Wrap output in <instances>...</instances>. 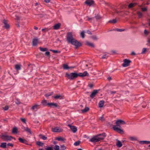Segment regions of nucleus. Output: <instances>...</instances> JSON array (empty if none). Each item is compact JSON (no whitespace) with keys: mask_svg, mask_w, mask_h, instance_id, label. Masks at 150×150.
I'll return each mask as SVG.
<instances>
[{"mask_svg":"<svg viewBox=\"0 0 150 150\" xmlns=\"http://www.w3.org/2000/svg\"><path fill=\"white\" fill-rule=\"evenodd\" d=\"M67 40L69 43H70L76 47H79L81 45V43L73 38L72 34L71 32H69L67 33Z\"/></svg>","mask_w":150,"mask_h":150,"instance_id":"f257e3e1","label":"nucleus"},{"mask_svg":"<svg viewBox=\"0 0 150 150\" xmlns=\"http://www.w3.org/2000/svg\"><path fill=\"white\" fill-rule=\"evenodd\" d=\"M105 137V133L99 134L93 137L89 140V141L93 143L97 142L103 140Z\"/></svg>","mask_w":150,"mask_h":150,"instance_id":"f03ea898","label":"nucleus"},{"mask_svg":"<svg viewBox=\"0 0 150 150\" xmlns=\"http://www.w3.org/2000/svg\"><path fill=\"white\" fill-rule=\"evenodd\" d=\"M1 138L4 141H11L12 139L15 140V138L11 136H9L6 134H2L0 136Z\"/></svg>","mask_w":150,"mask_h":150,"instance_id":"7ed1b4c3","label":"nucleus"},{"mask_svg":"<svg viewBox=\"0 0 150 150\" xmlns=\"http://www.w3.org/2000/svg\"><path fill=\"white\" fill-rule=\"evenodd\" d=\"M65 75L69 79L71 80H72L78 76V73L75 72L71 73L70 74L66 73Z\"/></svg>","mask_w":150,"mask_h":150,"instance_id":"20e7f679","label":"nucleus"},{"mask_svg":"<svg viewBox=\"0 0 150 150\" xmlns=\"http://www.w3.org/2000/svg\"><path fill=\"white\" fill-rule=\"evenodd\" d=\"M120 126L117 125H115L113 126V128L114 130L118 133L120 134H122L123 133V130L120 129Z\"/></svg>","mask_w":150,"mask_h":150,"instance_id":"39448f33","label":"nucleus"},{"mask_svg":"<svg viewBox=\"0 0 150 150\" xmlns=\"http://www.w3.org/2000/svg\"><path fill=\"white\" fill-rule=\"evenodd\" d=\"M123 63L122 64V66L124 67H126L129 65L131 61L130 60L125 59L123 61Z\"/></svg>","mask_w":150,"mask_h":150,"instance_id":"423d86ee","label":"nucleus"},{"mask_svg":"<svg viewBox=\"0 0 150 150\" xmlns=\"http://www.w3.org/2000/svg\"><path fill=\"white\" fill-rule=\"evenodd\" d=\"M52 131L53 132H61L63 129L59 127H56L52 129Z\"/></svg>","mask_w":150,"mask_h":150,"instance_id":"0eeeda50","label":"nucleus"},{"mask_svg":"<svg viewBox=\"0 0 150 150\" xmlns=\"http://www.w3.org/2000/svg\"><path fill=\"white\" fill-rule=\"evenodd\" d=\"M67 126L70 128L71 130L74 133H75L77 132V129L75 126H71L70 124L68 125Z\"/></svg>","mask_w":150,"mask_h":150,"instance_id":"6e6552de","label":"nucleus"},{"mask_svg":"<svg viewBox=\"0 0 150 150\" xmlns=\"http://www.w3.org/2000/svg\"><path fill=\"white\" fill-rule=\"evenodd\" d=\"M115 124L117 125L120 126V125L125 124V122L122 120H118L116 121Z\"/></svg>","mask_w":150,"mask_h":150,"instance_id":"1a4fd4ad","label":"nucleus"},{"mask_svg":"<svg viewBox=\"0 0 150 150\" xmlns=\"http://www.w3.org/2000/svg\"><path fill=\"white\" fill-rule=\"evenodd\" d=\"M85 3L87 5L91 6L94 4V2L92 0H87L85 1Z\"/></svg>","mask_w":150,"mask_h":150,"instance_id":"9d476101","label":"nucleus"},{"mask_svg":"<svg viewBox=\"0 0 150 150\" xmlns=\"http://www.w3.org/2000/svg\"><path fill=\"white\" fill-rule=\"evenodd\" d=\"M78 76L80 77H84L86 76H88L89 75L88 74L87 71H85L83 73H78Z\"/></svg>","mask_w":150,"mask_h":150,"instance_id":"9b49d317","label":"nucleus"},{"mask_svg":"<svg viewBox=\"0 0 150 150\" xmlns=\"http://www.w3.org/2000/svg\"><path fill=\"white\" fill-rule=\"evenodd\" d=\"M98 91L97 90H94L91 93L90 95V97L91 98H93L95 97L96 94L98 93Z\"/></svg>","mask_w":150,"mask_h":150,"instance_id":"f8f14e48","label":"nucleus"},{"mask_svg":"<svg viewBox=\"0 0 150 150\" xmlns=\"http://www.w3.org/2000/svg\"><path fill=\"white\" fill-rule=\"evenodd\" d=\"M39 108V105L36 104L32 106V107L31 108V109L32 110L36 111Z\"/></svg>","mask_w":150,"mask_h":150,"instance_id":"ddd939ff","label":"nucleus"},{"mask_svg":"<svg viewBox=\"0 0 150 150\" xmlns=\"http://www.w3.org/2000/svg\"><path fill=\"white\" fill-rule=\"evenodd\" d=\"M47 105L51 108H55L57 107V103H48Z\"/></svg>","mask_w":150,"mask_h":150,"instance_id":"4468645a","label":"nucleus"},{"mask_svg":"<svg viewBox=\"0 0 150 150\" xmlns=\"http://www.w3.org/2000/svg\"><path fill=\"white\" fill-rule=\"evenodd\" d=\"M129 140L132 141H135L138 140L137 137L136 136H130L129 138Z\"/></svg>","mask_w":150,"mask_h":150,"instance_id":"2eb2a0df","label":"nucleus"},{"mask_svg":"<svg viewBox=\"0 0 150 150\" xmlns=\"http://www.w3.org/2000/svg\"><path fill=\"white\" fill-rule=\"evenodd\" d=\"M3 23L4 25V27L6 29H8L9 28L10 26L8 24H7V22L6 20H4Z\"/></svg>","mask_w":150,"mask_h":150,"instance_id":"dca6fc26","label":"nucleus"},{"mask_svg":"<svg viewBox=\"0 0 150 150\" xmlns=\"http://www.w3.org/2000/svg\"><path fill=\"white\" fill-rule=\"evenodd\" d=\"M38 39L37 38H34L33 41V46L36 45L38 43Z\"/></svg>","mask_w":150,"mask_h":150,"instance_id":"f3484780","label":"nucleus"},{"mask_svg":"<svg viewBox=\"0 0 150 150\" xmlns=\"http://www.w3.org/2000/svg\"><path fill=\"white\" fill-rule=\"evenodd\" d=\"M139 142L141 144H150V141H139Z\"/></svg>","mask_w":150,"mask_h":150,"instance_id":"a211bd4d","label":"nucleus"},{"mask_svg":"<svg viewBox=\"0 0 150 150\" xmlns=\"http://www.w3.org/2000/svg\"><path fill=\"white\" fill-rule=\"evenodd\" d=\"M61 26V24L58 23L55 24L53 26L54 29L55 30H57Z\"/></svg>","mask_w":150,"mask_h":150,"instance_id":"6ab92c4d","label":"nucleus"},{"mask_svg":"<svg viewBox=\"0 0 150 150\" xmlns=\"http://www.w3.org/2000/svg\"><path fill=\"white\" fill-rule=\"evenodd\" d=\"M54 98L55 99H62L63 98V96L60 95H58L54 96Z\"/></svg>","mask_w":150,"mask_h":150,"instance_id":"aec40b11","label":"nucleus"},{"mask_svg":"<svg viewBox=\"0 0 150 150\" xmlns=\"http://www.w3.org/2000/svg\"><path fill=\"white\" fill-rule=\"evenodd\" d=\"M104 101L103 100L100 101L98 104L99 107L100 108H102L104 104Z\"/></svg>","mask_w":150,"mask_h":150,"instance_id":"412c9836","label":"nucleus"},{"mask_svg":"<svg viewBox=\"0 0 150 150\" xmlns=\"http://www.w3.org/2000/svg\"><path fill=\"white\" fill-rule=\"evenodd\" d=\"M86 45H88L89 46L94 47V45L91 43L88 42H86Z\"/></svg>","mask_w":150,"mask_h":150,"instance_id":"4be33fe9","label":"nucleus"},{"mask_svg":"<svg viewBox=\"0 0 150 150\" xmlns=\"http://www.w3.org/2000/svg\"><path fill=\"white\" fill-rule=\"evenodd\" d=\"M41 104L44 106H46L47 105L48 103H47V100H43L41 102Z\"/></svg>","mask_w":150,"mask_h":150,"instance_id":"5701e85b","label":"nucleus"},{"mask_svg":"<svg viewBox=\"0 0 150 150\" xmlns=\"http://www.w3.org/2000/svg\"><path fill=\"white\" fill-rule=\"evenodd\" d=\"M63 68L64 69H68L71 68H73L74 67H68V66L67 64H64L63 65Z\"/></svg>","mask_w":150,"mask_h":150,"instance_id":"b1692460","label":"nucleus"},{"mask_svg":"<svg viewBox=\"0 0 150 150\" xmlns=\"http://www.w3.org/2000/svg\"><path fill=\"white\" fill-rule=\"evenodd\" d=\"M15 68L17 71L20 70L21 69V65L18 64L16 65L15 66Z\"/></svg>","mask_w":150,"mask_h":150,"instance_id":"393cba45","label":"nucleus"},{"mask_svg":"<svg viewBox=\"0 0 150 150\" xmlns=\"http://www.w3.org/2000/svg\"><path fill=\"white\" fill-rule=\"evenodd\" d=\"M6 143H1L0 145V147L2 148H6Z\"/></svg>","mask_w":150,"mask_h":150,"instance_id":"a878e982","label":"nucleus"},{"mask_svg":"<svg viewBox=\"0 0 150 150\" xmlns=\"http://www.w3.org/2000/svg\"><path fill=\"white\" fill-rule=\"evenodd\" d=\"M24 129L25 131L29 133L30 134H31L30 129L28 128L27 127H24Z\"/></svg>","mask_w":150,"mask_h":150,"instance_id":"bb28decb","label":"nucleus"},{"mask_svg":"<svg viewBox=\"0 0 150 150\" xmlns=\"http://www.w3.org/2000/svg\"><path fill=\"white\" fill-rule=\"evenodd\" d=\"M17 129L16 127H15L13 129L12 132L13 133L16 134L17 133Z\"/></svg>","mask_w":150,"mask_h":150,"instance_id":"cd10ccee","label":"nucleus"},{"mask_svg":"<svg viewBox=\"0 0 150 150\" xmlns=\"http://www.w3.org/2000/svg\"><path fill=\"white\" fill-rule=\"evenodd\" d=\"M89 110V108L88 107H86L84 109L81 110V111L83 113L87 112Z\"/></svg>","mask_w":150,"mask_h":150,"instance_id":"c85d7f7f","label":"nucleus"},{"mask_svg":"<svg viewBox=\"0 0 150 150\" xmlns=\"http://www.w3.org/2000/svg\"><path fill=\"white\" fill-rule=\"evenodd\" d=\"M116 145L118 147H120L122 146V144L120 141H118L116 144Z\"/></svg>","mask_w":150,"mask_h":150,"instance_id":"c756f323","label":"nucleus"},{"mask_svg":"<svg viewBox=\"0 0 150 150\" xmlns=\"http://www.w3.org/2000/svg\"><path fill=\"white\" fill-rule=\"evenodd\" d=\"M56 139L59 141H64V139L61 137H58Z\"/></svg>","mask_w":150,"mask_h":150,"instance_id":"7c9ffc66","label":"nucleus"},{"mask_svg":"<svg viewBox=\"0 0 150 150\" xmlns=\"http://www.w3.org/2000/svg\"><path fill=\"white\" fill-rule=\"evenodd\" d=\"M136 4V3H131L129 4L128 7L129 8H131L133 6H134Z\"/></svg>","mask_w":150,"mask_h":150,"instance_id":"2f4dec72","label":"nucleus"},{"mask_svg":"<svg viewBox=\"0 0 150 150\" xmlns=\"http://www.w3.org/2000/svg\"><path fill=\"white\" fill-rule=\"evenodd\" d=\"M39 137L40 138L44 140H45L47 138L46 137L44 136H42V135L41 134H40L39 135Z\"/></svg>","mask_w":150,"mask_h":150,"instance_id":"473e14b6","label":"nucleus"},{"mask_svg":"<svg viewBox=\"0 0 150 150\" xmlns=\"http://www.w3.org/2000/svg\"><path fill=\"white\" fill-rule=\"evenodd\" d=\"M54 150H59V146L57 145H55L54 147Z\"/></svg>","mask_w":150,"mask_h":150,"instance_id":"72a5a7b5","label":"nucleus"},{"mask_svg":"<svg viewBox=\"0 0 150 150\" xmlns=\"http://www.w3.org/2000/svg\"><path fill=\"white\" fill-rule=\"evenodd\" d=\"M53 148L52 146L47 147L45 148L46 150H53Z\"/></svg>","mask_w":150,"mask_h":150,"instance_id":"f704fd0d","label":"nucleus"},{"mask_svg":"<svg viewBox=\"0 0 150 150\" xmlns=\"http://www.w3.org/2000/svg\"><path fill=\"white\" fill-rule=\"evenodd\" d=\"M40 49L41 51L42 52L45 51L47 50V48H43L41 47H40Z\"/></svg>","mask_w":150,"mask_h":150,"instance_id":"c9c22d12","label":"nucleus"},{"mask_svg":"<svg viewBox=\"0 0 150 150\" xmlns=\"http://www.w3.org/2000/svg\"><path fill=\"white\" fill-rule=\"evenodd\" d=\"M61 149L62 150H64L66 149L67 147L64 145H62L60 146Z\"/></svg>","mask_w":150,"mask_h":150,"instance_id":"e433bc0d","label":"nucleus"},{"mask_svg":"<svg viewBox=\"0 0 150 150\" xmlns=\"http://www.w3.org/2000/svg\"><path fill=\"white\" fill-rule=\"evenodd\" d=\"M36 144H37V145H38L40 146H42L43 144L41 142H37Z\"/></svg>","mask_w":150,"mask_h":150,"instance_id":"4c0bfd02","label":"nucleus"},{"mask_svg":"<svg viewBox=\"0 0 150 150\" xmlns=\"http://www.w3.org/2000/svg\"><path fill=\"white\" fill-rule=\"evenodd\" d=\"M80 143V141H77L76 142L74 143V145L75 146H77Z\"/></svg>","mask_w":150,"mask_h":150,"instance_id":"58836bf2","label":"nucleus"},{"mask_svg":"<svg viewBox=\"0 0 150 150\" xmlns=\"http://www.w3.org/2000/svg\"><path fill=\"white\" fill-rule=\"evenodd\" d=\"M137 13L139 18H140L142 17V14L141 12H138Z\"/></svg>","mask_w":150,"mask_h":150,"instance_id":"ea45409f","label":"nucleus"},{"mask_svg":"<svg viewBox=\"0 0 150 150\" xmlns=\"http://www.w3.org/2000/svg\"><path fill=\"white\" fill-rule=\"evenodd\" d=\"M108 56L107 54H105L103 55L102 57L101 58L103 59H104L107 58L108 57Z\"/></svg>","mask_w":150,"mask_h":150,"instance_id":"a19ab883","label":"nucleus"},{"mask_svg":"<svg viewBox=\"0 0 150 150\" xmlns=\"http://www.w3.org/2000/svg\"><path fill=\"white\" fill-rule=\"evenodd\" d=\"M81 35L82 38H84L85 37L84 32V31L82 32L81 33Z\"/></svg>","mask_w":150,"mask_h":150,"instance_id":"79ce46f5","label":"nucleus"},{"mask_svg":"<svg viewBox=\"0 0 150 150\" xmlns=\"http://www.w3.org/2000/svg\"><path fill=\"white\" fill-rule=\"evenodd\" d=\"M15 103L17 104H20V102L18 99H16L15 100Z\"/></svg>","mask_w":150,"mask_h":150,"instance_id":"37998d69","label":"nucleus"},{"mask_svg":"<svg viewBox=\"0 0 150 150\" xmlns=\"http://www.w3.org/2000/svg\"><path fill=\"white\" fill-rule=\"evenodd\" d=\"M19 141L21 143H23L24 142V140L22 138H19L18 139Z\"/></svg>","mask_w":150,"mask_h":150,"instance_id":"c03bdc74","label":"nucleus"},{"mask_svg":"<svg viewBox=\"0 0 150 150\" xmlns=\"http://www.w3.org/2000/svg\"><path fill=\"white\" fill-rule=\"evenodd\" d=\"M146 48H144L143 49L142 51V54H144L146 52Z\"/></svg>","mask_w":150,"mask_h":150,"instance_id":"a18cd8bd","label":"nucleus"},{"mask_svg":"<svg viewBox=\"0 0 150 150\" xmlns=\"http://www.w3.org/2000/svg\"><path fill=\"white\" fill-rule=\"evenodd\" d=\"M144 34L146 35H147L149 34L148 31L146 30H145L144 31Z\"/></svg>","mask_w":150,"mask_h":150,"instance_id":"49530a36","label":"nucleus"},{"mask_svg":"<svg viewBox=\"0 0 150 150\" xmlns=\"http://www.w3.org/2000/svg\"><path fill=\"white\" fill-rule=\"evenodd\" d=\"M3 109L5 110H8V106H6L3 108Z\"/></svg>","mask_w":150,"mask_h":150,"instance_id":"de8ad7c7","label":"nucleus"},{"mask_svg":"<svg viewBox=\"0 0 150 150\" xmlns=\"http://www.w3.org/2000/svg\"><path fill=\"white\" fill-rule=\"evenodd\" d=\"M109 22L112 23H115L116 22V20L115 19H114L110 21Z\"/></svg>","mask_w":150,"mask_h":150,"instance_id":"09e8293b","label":"nucleus"},{"mask_svg":"<svg viewBox=\"0 0 150 150\" xmlns=\"http://www.w3.org/2000/svg\"><path fill=\"white\" fill-rule=\"evenodd\" d=\"M142 10L143 11H147V8H141Z\"/></svg>","mask_w":150,"mask_h":150,"instance_id":"8fccbe9b","label":"nucleus"},{"mask_svg":"<svg viewBox=\"0 0 150 150\" xmlns=\"http://www.w3.org/2000/svg\"><path fill=\"white\" fill-rule=\"evenodd\" d=\"M115 93H116V92L115 91H110L108 92V93L111 94H112Z\"/></svg>","mask_w":150,"mask_h":150,"instance_id":"3c124183","label":"nucleus"},{"mask_svg":"<svg viewBox=\"0 0 150 150\" xmlns=\"http://www.w3.org/2000/svg\"><path fill=\"white\" fill-rule=\"evenodd\" d=\"M21 120L23 122L25 123H26V120L25 119L23 118H21Z\"/></svg>","mask_w":150,"mask_h":150,"instance_id":"603ef678","label":"nucleus"},{"mask_svg":"<svg viewBox=\"0 0 150 150\" xmlns=\"http://www.w3.org/2000/svg\"><path fill=\"white\" fill-rule=\"evenodd\" d=\"M100 120L101 121H103L104 120V117L103 115L100 118Z\"/></svg>","mask_w":150,"mask_h":150,"instance_id":"864d4df0","label":"nucleus"},{"mask_svg":"<svg viewBox=\"0 0 150 150\" xmlns=\"http://www.w3.org/2000/svg\"><path fill=\"white\" fill-rule=\"evenodd\" d=\"M116 30L118 31L121 32L124 31V29H117Z\"/></svg>","mask_w":150,"mask_h":150,"instance_id":"5fc2aeb1","label":"nucleus"},{"mask_svg":"<svg viewBox=\"0 0 150 150\" xmlns=\"http://www.w3.org/2000/svg\"><path fill=\"white\" fill-rule=\"evenodd\" d=\"M92 38L94 40H97L98 39L97 38L96 36H92Z\"/></svg>","mask_w":150,"mask_h":150,"instance_id":"6e6d98bb","label":"nucleus"},{"mask_svg":"<svg viewBox=\"0 0 150 150\" xmlns=\"http://www.w3.org/2000/svg\"><path fill=\"white\" fill-rule=\"evenodd\" d=\"M48 30V29L47 28H43L42 29V31H45V32L47 31Z\"/></svg>","mask_w":150,"mask_h":150,"instance_id":"4d7b16f0","label":"nucleus"},{"mask_svg":"<svg viewBox=\"0 0 150 150\" xmlns=\"http://www.w3.org/2000/svg\"><path fill=\"white\" fill-rule=\"evenodd\" d=\"M50 51H52L54 53H57L58 52V51L57 50H50Z\"/></svg>","mask_w":150,"mask_h":150,"instance_id":"13d9d810","label":"nucleus"},{"mask_svg":"<svg viewBox=\"0 0 150 150\" xmlns=\"http://www.w3.org/2000/svg\"><path fill=\"white\" fill-rule=\"evenodd\" d=\"M45 54L47 56H49L50 55V53L49 52H47L45 53Z\"/></svg>","mask_w":150,"mask_h":150,"instance_id":"bf43d9fd","label":"nucleus"},{"mask_svg":"<svg viewBox=\"0 0 150 150\" xmlns=\"http://www.w3.org/2000/svg\"><path fill=\"white\" fill-rule=\"evenodd\" d=\"M7 145L8 146H13V144H11V143H8V144H7Z\"/></svg>","mask_w":150,"mask_h":150,"instance_id":"052dcab7","label":"nucleus"},{"mask_svg":"<svg viewBox=\"0 0 150 150\" xmlns=\"http://www.w3.org/2000/svg\"><path fill=\"white\" fill-rule=\"evenodd\" d=\"M131 55H136V54L134 51H132L131 53Z\"/></svg>","mask_w":150,"mask_h":150,"instance_id":"680f3d73","label":"nucleus"},{"mask_svg":"<svg viewBox=\"0 0 150 150\" xmlns=\"http://www.w3.org/2000/svg\"><path fill=\"white\" fill-rule=\"evenodd\" d=\"M88 86L90 88H91L93 87V85L92 84H90Z\"/></svg>","mask_w":150,"mask_h":150,"instance_id":"e2e57ef3","label":"nucleus"},{"mask_svg":"<svg viewBox=\"0 0 150 150\" xmlns=\"http://www.w3.org/2000/svg\"><path fill=\"white\" fill-rule=\"evenodd\" d=\"M96 17L97 19H100L101 18L100 16H97Z\"/></svg>","mask_w":150,"mask_h":150,"instance_id":"0e129e2a","label":"nucleus"},{"mask_svg":"<svg viewBox=\"0 0 150 150\" xmlns=\"http://www.w3.org/2000/svg\"><path fill=\"white\" fill-rule=\"evenodd\" d=\"M44 1L46 3H49L50 1V0H44Z\"/></svg>","mask_w":150,"mask_h":150,"instance_id":"69168bd1","label":"nucleus"},{"mask_svg":"<svg viewBox=\"0 0 150 150\" xmlns=\"http://www.w3.org/2000/svg\"><path fill=\"white\" fill-rule=\"evenodd\" d=\"M87 33L88 34H91V32L89 31V30H88L87 31Z\"/></svg>","mask_w":150,"mask_h":150,"instance_id":"338daca9","label":"nucleus"},{"mask_svg":"<svg viewBox=\"0 0 150 150\" xmlns=\"http://www.w3.org/2000/svg\"><path fill=\"white\" fill-rule=\"evenodd\" d=\"M147 42L149 43L150 44V39H148V40H147Z\"/></svg>","mask_w":150,"mask_h":150,"instance_id":"774afa93","label":"nucleus"}]
</instances>
